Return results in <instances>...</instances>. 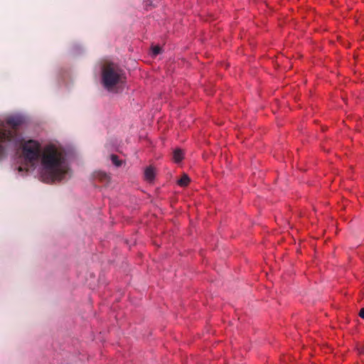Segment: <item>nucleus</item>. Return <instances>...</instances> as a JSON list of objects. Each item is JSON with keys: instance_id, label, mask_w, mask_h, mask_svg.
<instances>
[{"instance_id": "9d476101", "label": "nucleus", "mask_w": 364, "mask_h": 364, "mask_svg": "<svg viewBox=\"0 0 364 364\" xmlns=\"http://www.w3.org/2000/svg\"><path fill=\"white\" fill-rule=\"evenodd\" d=\"M359 316L364 319V308H362L360 310V312H359Z\"/></svg>"}, {"instance_id": "f03ea898", "label": "nucleus", "mask_w": 364, "mask_h": 364, "mask_svg": "<svg viewBox=\"0 0 364 364\" xmlns=\"http://www.w3.org/2000/svg\"><path fill=\"white\" fill-rule=\"evenodd\" d=\"M18 116L9 117L6 122L0 121V157L5 155L6 148L16 149L23 141L18 129L23 123Z\"/></svg>"}, {"instance_id": "9b49d317", "label": "nucleus", "mask_w": 364, "mask_h": 364, "mask_svg": "<svg viewBox=\"0 0 364 364\" xmlns=\"http://www.w3.org/2000/svg\"><path fill=\"white\" fill-rule=\"evenodd\" d=\"M23 170V168L22 166L18 167V171H22Z\"/></svg>"}, {"instance_id": "6e6552de", "label": "nucleus", "mask_w": 364, "mask_h": 364, "mask_svg": "<svg viewBox=\"0 0 364 364\" xmlns=\"http://www.w3.org/2000/svg\"><path fill=\"white\" fill-rule=\"evenodd\" d=\"M111 160L112 161V163L117 167L120 166L121 164H122V161L119 159L118 156L115 154H112L111 156Z\"/></svg>"}, {"instance_id": "7ed1b4c3", "label": "nucleus", "mask_w": 364, "mask_h": 364, "mask_svg": "<svg viewBox=\"0 0 364 364\" xmlns=\"http://www.w3.org/2000/svg\"><path fill=\"white\" fill-rule=\"evenodd\" d=\"M124 80V73L117 65L107 63L103 66L102 71V82L104 87L109 92Z\"/></svg>"}, {"instance_id": "f257e3e1", "label": "nucleus", "mask_w": 364, "mask_h": 364, "mask_svg": "<svg viewBox=\"0 0 364 364\" xmlns=\"http://www.w3.org/2000/svg\"><path fill=\"white\" fill-rule=\"evenodd\" d=\"M43 181L46 183L60 181L68 174L69 168L64 154L54 145L46 146L41 157Z\"/></svg>"}, {"instance_id": "39448f33", "label": "nucleus", "mask_w": 364, "mask_h": 364, "mask_svg": "<svg viewBox=\"0 0 364 364\" xmlns=\"http://www.w3.org/2000/svg\"><path fill=\"white\" fill-rule=\"evenodd\" d=\"M155 177L154 169L151 166L147 167L144 171V178L148 181H152Z\"/></svg>"}, {"instance_id": "1a4fd4ad", "label": "nucleus", "mask_w": 364, "mask_h": 364, "mask_svg": "<svg viewBox=\"0 0 364 364\" xmlns=\"http://www.w3.org/2000/svg\"><path fill=\"white\" fill-rule=\"evenodd\" d=\"M161 48L159 46H154L152 47V55L156 56L161 53Z\"/></svg>"}, {"instance_id": "423d86ee", "label": "nucleus", "mask_w": 364, "mask_h": 364, "mask_svg": "<svg viewBox=\"0 0 364 364\" xmlns=\"http://www.w3.org/2000/svg\"><path fill=\"white\" fill-rule=\"evenodd\" d=\"M173 160L176 163H179L183 159V154L181 149H176L173 151Z\"/></svg>"}, {"instance_id": "20e7f679", "label": "nucleus", "mask_w": 364, "mask_h": 364, "mask_svg": "<svg viewBox=\"0 0 364 364\" xmlns=\"http://www.w3.org/2000/svg\"><path fill=\"white\" fill-rule=\"evenodd\" d=\"M22 156L25 161L30 165L31 168H34L36 164L41 159L42 150L41 144L35 140H28L24 143H21Z\"/></svg>"}, {"instance_id": "0eeeda50", "label": "nucleus", "mask_w": 364, "mask_h": 364, "mask_svg": "<svg viewBox=\"0 0 364 364\" xmlns=\"http://www.w3.org/2000/svg\"><path fill=\"white\" fill-rule=\"evenodd\" d=\"M190 182V178L188 175L184 174L180 180L178 181V184L181 186L185 187L187 186Z\"/></svg>"}]
</instances>
